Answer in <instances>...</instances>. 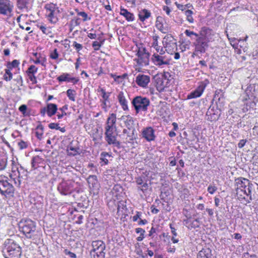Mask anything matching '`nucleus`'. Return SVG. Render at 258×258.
I'll return each mask as SVG.
<instances>
[{"label":"nucleus","instance_id":"f257e3e1","mask_svg":"<svg viewBox=\"0 0 258 258\" xmlns=\"http://www.w3.org/2000/svg\"><path fill=\"white\" fill-rule=\"evenodd\" d=\"M2 252L5 258H20L22 249L15 240L9 238L3 244Z\"/></svg>","mask_w":258,"mask_h":258},{"label":"nucleus","instance_id":"f03ea898","mask_svg":"<svg viewBox=\"0 0 258 258\" xmlns=\"http://www.w3.org/2000/svg\"><path fill=\"white\" fill-rule=\"evenodd\" d=\"M132 104L134 107L136 113L140 112H146L150 105V101L146 97L137 96L133 99Z\"/></svg>","mask_w":258,"mask_h":258},{"label":"nucleus","instance_id":"7ed1b4c3","mask_svg":"<svg viewBox=\"0 0 258 258\" xmlns=\"http://www.w3.org/2000/svg\"><path fill=\"white\" fill-rule=\"evenodd\" d=\"M19 230L28 238H31L36 230L34 221L30 219L21 220L19 224Z\"/></svg>","mask_w":258,"mask_h":258},{"label":"nucleus","instance_id":"20e7f679","mask_svg":"<svg viewBox=\"0 0 258 258\" xmlns=\"http://www.w3.org/2000/svg\"><path fill=\"white\" fill-rule=\"evenodd\" d=\"M15 188L13 185L9 183L6 177L0 176V192L6 198L14 196Z\"/></svg>","mask_w":258,"mask_h":258},{"label":"nucleus","instance_id":"39448f33","mask_svg":"<svg viewBox=\"0 0 258 258\" xmlns=\"http://www.w3.org/2000/svg\"><path fill=\"white\" fill-rule=\"evenodd\" d=\"M74 182L72 180H62L57 186L59 192L63 196L71 195L74 189Z\"/></svg>","mask_w":258,"mask_h":258},{"label":"nucleus","instance_id":"423d86ee","mask_svg":"<svg viewBox=\"0 0 258 258\" xmlns=\"http://www.w3.org/2000/svg\"><path fill=\"white\" fill-rule=\"evenodd\" d=\"M209 42L200 38H198V39L194 42L195 46V50L192 54V56L194 55H198L199 53H204L206 52V49L208 47Z\"/></svg>","mask_w":258,"mask_h":258},{"label":"nucleus","instance_id":"0eeeda50","mask_svg":"<svg viewBox=\"0 0 258 258\" xmlns=\"http://www.w3.org/2000/svg\"><path fill=\"white\" fill-rule=\"evenodd\" d=\"M137 55L138 57L137 62L140 65L147 66L149 62L150 54L145 48H139Z\"/></svg>","mask_w":258,"mask_h":258},{"label":"nucleus","instance_id":"6e6552de","mask_svg":"<svg viewBox=\"0 0 258 258\" xmlns=\"http://www.w3.org/2000/svg\"><path fill=\"white\" fill-rule=\"evenodd\" d=\"M13 7L9 0H0V14L11 16Z\"/></svg>","mask_w":258,"mask_h":258},{"label":"nucleus","instance_id":"1a4fd4ad","mask_svg":"<svg viewBox=\"0 0 258 258\" xmlns=\"http://www.w3.org/2000/svg\"><path fill=\"white\" fill-rule=\"evenodd\" d=\"M152 60L157 66L161 67L163 65H168L170 59L165 55H161L158 53H154L152 56Z\"/></svg>","mask_w":258,"mask_h":258},{"label":"nucleus","instance_id":"9d476101","mask_svg":"<svg viewBox=\"0 0 258 258\" xmlns=\"http://www.w3.org/2000/svg\"><path fill=\"white\" fill-rule=\"evenodd\" d=\"M57 110V106L55 104L48 103L46 107L40 109V114L42 116L45 115L46 113L49 117H51L54 115Z\"/></svg>","mask_w":258,"mask_h":258},{"label":"nucleus","instance_id":"9b49d317","mask_svg":"<svg viewBox=\"0 0 258 258\" xmlns=\"http://www.w3.org/2000/svg\"><path fill=\"white\" fill-rule=\"evenodd\" d=\"M214 35L213 31L208 27H203L200 31V38L208 42L211 41Z\"/></svg>","mask_w":258,"mask_h":258},{"label":"nucleus","instance_id":"f8f14e48","mask_svg":"<svg viewBox=\"0 0 258 258\" xmlns=\"http://www.w3.org/2000/svg\"><path fill=\"white\" fill-rule=\"evenodd\" d=\"M220 112V109L218 108L214 109V107L211 108V106H210L206 113L207 119L210 121H217L220 116L221 113Z\"/></svg>","mask_w":258,"mask_h":258},{"label":"nucleus","instance_id":"ddd939ff","mask_svg":"<svg viewBox=\"0 0 258 258\" xmlns=\"http://www.w3.org/2000/svg\"><path fill=\"white\" fill-rule=\"evenodd\" d=\"M142 135L143 137L148 142L153 141L156 138L155 131L151 126L144 128L142 131Z\"/></svg>","mask_w":258,"mask_h":258},{"label":"nucleus","instance_id":"4468645a","mask_svg":"<svg viewBox=\"0 0 258 258\" xmlns=\"http://www.w3.org/2000/svg\"><path fill=\"white\" fill-rule=\"evenodd\" d=\"M150 81V76L143 74H139L136 78L137 84L142 88H146Z\"/></svg>","mask_w":258,"mask_h":258},{"label":"nucleus","instance_id":"2eb2a0df","mask_svg":"<svg viewBox=\"0 0 258 258\" xmlns=\"http://www.w3.org/2000/svg\"><path fill=\"white\" fill-rule=\"evenodd\" d=\"M245 93L247 97V98H245L246 100L247 99L254 100L258 96V92L255 90V86L252 84L247 86L245 89Z\"/></svg>","mask_w":258,"mask_h":258},{"label":"nucleus","instance_id":"dca6fc26","mask_svg":"<svg viewBox=\"0 0 258 258\" xmlns=\"http://www.w3.org/2000/svg\"><path fill=\"white\" fill-rule=\"evenodd\" d=\"M235 183L237 186V192H238L239 189L243 191L242 189L246 188L247 185L249 184V180L245 178L240 177L235 179Z\"/></svg>","mask_w":258,"mask_h":258},{"label":"nucleus","instance_id":"f3484780","mask_svg":"<svg viewBox=\"0 0 258 258\" xmlns=\"http://www.w3.org/2000/svg\"><path fill=\"white\" fill-rule=\"evenodd\" d=\"M57 80L59 82H67L73 83V84H77L79 79L78 78L72 77L71 75L68 73H63L57 77Z\"/></svg>","mask_w":258,"mask_h":258},{"label":"nucleus","instance_id":"a211bd4d","mask_svg":"<svg viewBox=\"0 0 258 258\" xmlns=\"http://www.w3.org/2000/svg\"><path fill=\"white\" fill-rule=\"evenodd\" d=\"M136 182L139 185H141L138 187V189L143 191L145 193L147 191L148 188V184L146 180L145 176H139L136 178Z\"/></svg>","mask_w":258,"mask_h":258},{"label":"nucleus","instance_id":"6ab92c4d","mask_svg":"<svg viewBox=\"0 0 258 258\" xmlns=\"http://www.w3.org/2000/svg\"><path fill=\"white\" fill-rule=\"evenodd\" d=\"M205 86L204 85L199 86L195 90L192 91L187 96V99H191L200 97L203 94Z\"/></svg>","mask_w":258,"mask_h":258},{"label":"nucleus","instance_id":"aec40b11","mask_svg":"<svg viewBox=\"0 0 258 258\" xmlns=\"http://www.w3.org/2000/svg\"><path fill=\"white\" fill-rule=\"evenodd\" d=\"M116 117V114L111 113L108 117L105 126V131H109L110 129H114L115 128Z\"/></svg>","mask_w":258,"mask_h":258},{"label":"nucleus","instance_id":"412c9836","mask_svg":"<svg viewBox=\"0 0 258 258\" xmlns=\"http://www.w3.org/2000/svg\"><path fill=\"white\" fill-rule=\"evenodd\" d=\"M93 249L90 252L104 251L105 244L102 240L93 241L92 243Z\"/></svg>","mask_w":258,"mask_h":258},{"label":"nucleus","instance_id":"4be33fe9","mask_svg":"<svg viewBox=\"0 0 258 258\" xmlns=\"http://www.w3.org/2000/svg\"><path fill=\"white\" fill-rule=\"evenodd\" d=\"M213 101H215L217 107L223 105L224 101V94L222 90L219 89L215 91Z\"/></svg>","mask_w":258,"mask_h":258},{"label":"nucleus","instance_id":"5701e85b","mask_svg":"<svg viewBox=\"0 0 258 258\" xmlns=\"http://www.w3.org/2000/svg\"><path fill=\"white\" fill-rule=\"evenodd\" d=\"M121 119L123 120L125 126L128 130L133 131L135 129L134 127V120L133 118L130 115L122 116Z\"/></svg>","mask_w":258,"mask_h":258},{"label":"nucleus","instance_id":"b1692460","mask_svg":"<svg viewBox=\"0 0 258 258\" xmlns=\"http://www.w3.org/2000/svg\"><path fill=\"white\" fill-rule=\"evenodd\" d=\"M117 98L123 110L124 111L127 110L128 109L127 101L124 95L123 92L122 91L120 92L117 96Z\"/></svg>","mask_w":258,"mask_h":258},{"label":"nucleus","instance_id":"393cba45","mask_svg":"<svg viewBox=\"0 0 258 258\" xmlns=\"http://www.w3.org/2000/svg\"><path fill=\"white\" fill-rule=\"evenodd\" d=\"M105 140L109 145L112 144L118 149L120 148V143L117 141L116 136L113 135L105 136Z\"/></svg>","mask_w":258,"mask_h":258},{"label":"nucleus","instance_id":"a878e982","mask_svg":"<svg viewBox=\"0 0 258 258\" xmlns=\"http://www.w3.org/2000/svg\"><path fill=\"white\" fill-rule=\"evenodd\" d=\"M87 182L90 188H92L94 189L98 188V181L96 175H89L87 178Z\"/></svg>","mask_w":258,"mask_h":258},{"label":"nucleus","instance_id":"bb28decb","mask_svg":"<svg viewBox=\"0 0 258 258\" xmlns=\"http://www.w3.org/2000/svg\"><path fill=\"white\" fill-rule=\"evenodd\" d=\"M197 258H214L211 250L209 248H203L198 254Z\"/></svg>","mask_w":258,"mask_h":258},{"label":"nucleus","instance_id":"cd10ccee","mask_svg":"<svg viewBox=\"0 0 258 258\" xmlns=\"http://www.w3.org/2000/svg\"><path fill=\"white\" fill-rule=\"evenodd\" d=\"M19 165L17 164L14 160H12L11 164V170L12 173L10 174L11 178H12L13 176H16L18 177H20V174L19 171L20 167H18Z\"/></svg>","mask_w":258,"mask_h":258},{"label":"nucleus","instance_id":"c85d7f7f","mask_svg":"<svg viewBox=\"0 0 258 258\" xmlns=\"http://www.w3.org/2000/svg\"><path fill=\"white\" fill-rule=\"evenodd\" d=\"M80 148H76L73 146V142H71L67 147V151L68 155L69 156H75L77 154H80Z\"/></svg>","mask_w":258,"mask_h":258},{"label":"nucleus","instance_id":"c756f323","mask_svg":"<svg viewBox=\"0 0 258 258\" xmlns=\"http://www.w3.org/2000/svg\"><path fill=\"white\" fill-rule=\"evenodd\" d=\"M120 14L123 16L127 21L132 22L135 20L134 14L124 8H120Z\"/></svg>","mask_w":258,"mask_h":258},{"label":"nucleus","instance_id":"7c9ffc66","mask_svg":"<svg viewBox=\"0 0 258 258\" xmlns=\"http://www.w3.org/2000/svg\"><path fill=\"white\" fill-rule=\"evenodd\" d=\"M138 16L140 21L144 22L151 16V13L148 10L144 9L139 12Z\"/></svg>","mask_w":258,"mask_h":258},{"label":"nucleus","instance_id":"2f4dec72","mask_svg":"<svg viewBox=\"0 0 258 258\" xmlns=\"http://www.w3.org/2000/svg\"><path fill=\"white\" fill-rule=\"evenodd\" d=\"M8 156L4 153L0 154V171L5 169L7 165Z\"/></svg>","mask_w":258,"mask_h":258},{"label":"nucleus","instance_id":"473e14b6","mask_svg":"<svg viewBox=\"0 0 258 258\" xmlns=\"http://www.w3.org/2000/svg\"><path fill=\"white\" fill-rule=\"evenodd\" d=\"M35 135L37 138L41 140L42 139L43 132H44V126L41 124L40 122L37 125L35 128Z\"/></svg>","mask_w":258,"mask_h":258},{"label":"nucleus","instance_id":"72a5a7b5","mask_svg":"<svg viewBox=\"0 0 258 258\" xmlns=\"http://www.w3.org/2000/svg\"><path fill=\"white\" fill-rule=\"evenodd\" d=\"M19 110L23 114L24 116L30 115V109H28L25 104H22L19 107Z\"/></svg>","mask_w":258,"mask_h":258},{"label":"nucleus","instance_id":"f704fd0d","mask_svg":"<svg viewBox=\"0 0 258 258\" xmlns=\"http://www.w3.org/2000/svg\"><path fill=\"white\" fill-rule=\"evenodd\" d=\"M29 0H17V6L18 9L20 10L26 9L28 10L27 5L29 4Z\"/></svg>","mask_w":258,"mask_h":258},{"label":"nucleus","instance_id":"c9c22d12","mask_svg":"<svg viewBox=\"0 0 258 258\" xmlns=\"http://www.w3.org/2000/svg\"><path fill=\"white\" fill-rule=\"evenodd\" d=\"M136 132V130L133 129V131H132L131 133H129L128 135H127V137L125 139L126 143H131L132 141L137 139V135Z\"/></svg>","mask_w":258,"mask_h":258},{"label":"nucleus","instance_id":"e433bc0d","mask_svg":"<svg viewBox=\"0 0 258 258\" xmlns=\"http://www.w3.org/2000/svg\"><path fill=\"white\" fill-rule=\"evenodd\" d=\"M184 33L187 36L189 37L191 40H195V41L200 37V33H196L189 30H186Z\"/></svg>","mask_w":258,"mask_h":258},{"label":"nucleus","instance_id":"4c0bfd02","mask_svg":"<svg viewBox=\"0 0 258 258\" xmlns=\"http://www.w3.org/2000/svg\"><path fill=\"white\" fill-rule=\"evenodd\" d=\"M156 87L158 90L160 91L164 90L165 87V85L164 83V80L163 78H158L156 80Z\"/></svg>","mask_w":258,"mask_h":258},{"label":"nucleus","instance_id":"58836bf2","mask_svg":"<svg viewBox=\"0 0 258 258\" xmlns=\"http://www.w3.org/2000/svg\"><path fill=\"white\" fill-rule=\"evenodd\" d=\"M47 17L50 22L52 23L55 24L58 21V18L56 16L55 10L53 12L49 13Z\"/></svg>","mask_w":258,"mask_h":258},{"label":"nucleus","instance_id":"ea45409f","mask_svg":"<svg viewBox=\"0 0 258 258\" xmlns=\"http://www.w3.org/2000/svg\"><path fill=\"white\" fill-rule=\"evenodd\" d=\"M100 160L104 164H101V166L103 165H107L108 163V160L107 159V157H110L111 156L107 152H103L101 153Z\"/></svg>","mask_w":258,"mask_h":258},{"label":"nucleus","instance_id":"a19ab883","mask_svg":"<svg viewBox=\"0 0 258 258\" xmlns=\"http://www.w3.org/2000/svg\"><path fill=\"white\" fill-rule=\"evenodd\" d=\"M67 95L70 100L75 101V95H76V91L69 89L67 91Z\"/></svg>","mask_w":258,"mask_h":258},{"label":"nucleus","instance_id":"79ce46f5","mask_svg":"<svg viewBox=\"0 0 258 258\" xmlns=\"http://www.w3.org/2000/svg\"><path fill=\"white\" fill-rule=\"evenodd\" d=\"M185 15L186 16V20L190 23H194V19L192 17L193 12L190 10H187L185 11Z\"/></svg>","mask_w":258,"mask_h":258},{"label":"nucleus","instance_id":"37998d69","mask_svg":"<svg viewBox=\"0 0 258 258\" xmlns=\"http://www.w3.org/2000/svg\"><path fill=\"white\" fill-rule=\"evenodd\" d=\"M20 64L19 61L15 59L13 60L12 62H8L7 64V68L12 69L14 68H17Z\"/></svg>","mask_w":258,"mask_h":258},{"label":"nucleus","instance_id":"c03bdc74","mask_svg":"<svg viewBox=\"0 0 258 258\" xmlns=\"http://www.w3.org/2000/svg\"><path fill=\"white\" fill-rule=\"evenodd\" d=\"M90 254L93 257L92 258H104L105 252L104 251L90 252Z\"/></svg>","mask_w":258,"mask_h":258},{"label":"nucleus","instance_id":"a18cd8bd","mask_svg":"<svg viewBox=\"0 0 258 258\" xmlns=\"http://www.w3.org/2000/svg\"><path fill=\"white\" fill-rule=\"evenodd\" d=\"M40 158L39 156H36L32 158L31 162V167L33 169L36 168V165L39 163Z\"/></svg>","mask_w":258,"mask_h":258},{"label":"nucleus","instance_id":"49530a36","mask_svg":"<svg viewBox=\"0 0 258 258\" xmlns=\"http://www.w3.org/2000/svg\"><path fill=\"white\" fill-rule=\"evenodd\" d=\"M156 23V27L158 30H159L161 32L163 33H166V29L165 28H164L163 24L159 20V18H157Z\"/></svg>","mask_w":258,"mask_h":258},{"label":"nucleus","instance_id":"de8ad7c7","mask_svg":"<svg viewBox=\"0 0 258 258\" xmlns=\"http://www.w3.org/2000/svg\"><path fill=\"white\" fill-rule=\"evenodd\" d=\"M19 170L20 171V177H21L22 178H27L28 173L27 170L25 169L24 168V167H23L22 166H20V168Z\"/></svg>","mask_w":258,"mask_h":258},{"label":"nucleus","instance_id":"09e8293b","mask_svg":"<svg viewBox=\"0 0 258 258\" xmlns=\"http://www.w3.org/2000/svg\"><path fill=\"white\" fill-rule=\"evenodd\" d=\"M166 48L165 50L167 51L168 53H169V51H171L170 47H172L173 49L174 48L177 49V45L176 42H171L168 43L166 44V46L164 47Z\"/></svg>","mask_w":258,"mask_h":258},{"label":"nucleus","instance_id":"8fccbe9b","mask_svg":"<svg viewBox=\"0 0 258 258\" xmlns=\"http://www.w3.org/2000/svg\"><path fill=\"white\" fill-rule=\"evenodd\" d=\"M252 186V184L249 182V184L247 185L246 188H245L244 189H242L244 194L247 196H250L251 193Z\"/></svg>","mask_w":258,"mask_h":258},{"label":"nucleus","instance_id":"3c124183","mask_svg":"<svg viewBox=\"0 0 258 258\" xmlns=\"http://www.w3.org/2000/svg\"><path fill=\"white\" fill-rule=\"evenodd\" d=\"M98 92H101L102 97L103 99V100L107 101L109 97L110 96V93H106L105 90L103 88H100V90H98Z\"/></svg>","mask_w":258,"mask_h":258},{"label":"nucleus","instance_id":"603ef678","mask_svg":"<svg viewBox=\"0 0 258 258\" xmlns=\"http://www.w3.org/2000/svg\"><path fill=\"white\" fill-rule=\"evenodd\" d=\"M38 69L34 65L30 66L28 70L27 71V73L28 75L30 74H34L37 72Z\"/></svg>","mask_w":258,"mask_h":258},{"label":"nucleus","instance_id":"864d4df0","mask_svg":"<svg viewBox=\"0 0 258 258\" xmlns=\"http://www.w3.org/2000/svg\"><path fill=\"white\" fill-rule=\"evenodd\" d=\"M78 15L82 17L83 22L87 21L88 20H90L91 19L90 17L88 16V15L85 12H79L78 11L77 13Z\"/></svg>","mask_w":258,"mask_h":258},{"label":"nucleus","instance_id":"5fc2aeb1","mask_svg":"<svg viewBox=\"0 0 258 258\" xmlns=\"http://www.w3.org/2000/svg\"><path fill=\"white\" fill-rule=\"evenodd\" d=\"M45 8L47 12L51 13L55 11V5L53 4L46 5Z\"/></svg>","mask_w":258,"mask_h":258},{"label":"nucleus","instance_id":"6e6d98bb","mask_svg":"<svg viewBox=\"0 0 258 258\" xmlns=\"http://www.w3.org/2000/svg\"><path fill=\"white\" fill-rule=\"evenodd\" d=\"M103 41H103L101 43H99L98 41H94L92 43V47H93L94 49L95 50H98L100 49Z\"/></svg>","mask_w":258,"mask_h":258},{"label":"nucleus","instance_id":"4d7b16f0","mask_svg":"<svg viewBox=\"0 0 258 258\" xmlns=\"http://www.w3.org/2000/svg\"><path fill=\"white\" fill-rule=\"evenodd\" d=\"M200 227V219H196L191 223V227L192 228H199Z\"/></svg>","mask_w":258,"mask_h":258},{"label":"nucleus","instance_id":"13d9d810","mask_svg":"<svg viewBox=\"0 0 258 258\" xmlns=\"http://www.w3.org/2000/svg\"><path fill=\"white\" fill-rule=\"evenodd\" d=\"M18 145L20 149L21 150L26 149L28 147L27 143L23 141H21L19 142Z\"/></svg>","mask_w":258,"mask_h":258},{"label":"nucleus","instance_id":"bf43d9fd","mask_svg":"<svg viewBox=\"0 0 258 258\" xmlns=\"http://www.w3.org/2000/svg\"><path fill=\"white\" fill-rule=\"evenodd\" d=\"M217 189L216 186L210 185L207 188V191L211 194H213Z\"/></svg>","mask_w":258,"mask_h":258},{"label":"nucleus","instance_id":"052dcab7","mask_svg":"<svg viewBox=\"0 0 258 258\" xmlns=\"http://www.w3.org/2000/svg\"><path fill=\"white\" fill-rule=\"evenodd\" d=\"M111 77L114 79L115 82L118 83L121 82L123 80V77L121 76H116L115 75H111Z\"/></svg>","mask_w":258,"mask_h":258},{"label":"nucleus","instance_id":"680f3d73","mask_svg":"<svg viewBox=\"0 0 258 258\" xmlns=\"http://www.w3.org/2000/svg\"><path fill=\"white\" fill-rule=\"evenodd\" d=\"M21 178V177L13 176L11 178L13 179V180H14L15 184L17 186H19L20 185V184H21V180H20Z\"/></svg>","mask_w":258,"mask_h":258},{"label":"nucleus","instance_id":"e2e57ef3","mask_svg":"<svg viewBox=\"0 0 258 258\" xmlns=\"http://www.w3.org/2000/svg\"><path fill=\"white\" fill-rule=\"evenodd\" d=\"M73 46L76 48L77 51H79L83 48L82 44L78 43L76 41L73 42Z\"/></svg>","mask_w":258,"mask_h":258},{"label":"nucleus","instance_id":"0e129e2a","mask_svg":"<svg viewBox=\"0 0 258 258\" xmlns=\"http://www.w3.org/2000/svg\"><path fill=\"white\" fill-rule=\"evenodd\" d=\"M50 57L53 59H56L58 57V53L57 51V49H54L53 52L51 53Z\"/></svg>","mask_w":258,"mask_h":258},{"label":"nucleus","instance_id":"69168bd1","mask_svg":"<svg viewBox=\"0 0 258 258\" xmlns=\"http://www.w3.org/2000/svg\"><path fill=\"white\" fill-rule=\"evenodd\" d=\"M64 252L66 255H69V256L71 258H76V254L70 251H69L68 249H65L64 250Z\"/></svg>","mask_w":258,"mask_h":258},{"label":"nucleus","instance_id":"338daca9","mask_svg":"<svg viewBox=\"0 0 258 258\" xmlns=\"http://www.w3.org/2000/svg\"><path fill=\"white\" fill-rule=\"evenodd\" d=\"M142 215V213L141 212H136V214L135 216L133 217V221L135 222L138 220V219H141V216Z\"/></svg>","mask_w":258,"mask_h":258},{"label":"nucleus","instance_id":"774afa93","mask_svg":"<svg viewBox=\"0 0 258 258\" xmlns=\"http://www.w3.org/2000/svg\"><path fill=\"white\" fill-rule=\"evenodd\" d=\"M157 229L156 228L152 227L149 231V236L154 237V235L157 234Z\"/></svg>","mask_w":258,"mask_h":258}]
</instances>
